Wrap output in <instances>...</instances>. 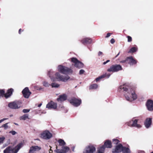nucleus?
I'll list each match as a JSON object with an SVG mask.
<instances>
[{"label": "nucleus", "instance_id": "nucleus-1", "mask_svg": "<svg viewBox=\"0 0 153 153\" xmlns=\"http://www.w3.org/2000/svg\"><path fill=\"white\" fill-rule=\"evenodd\" d=\"M118 91L120 92L125 91L124 96L125 98L129 101H132L137 98L134 90L126 85L120 86L119 88Z\"/></svg>", "mask_w": 153, "mask_h": 153}, {"label": "nucleus", "instance_id": "nucleus-2", "mask_svg": "<svg viewBox=\"0 0 153 153\" xmlns=\"http://www.w3.org/2000/svg\"><path fill=\"white\" fill-rule=\"evenodd\" d=\"M53 73V72L52 70L49 71L48 73V75L49 77L50 78L51 81L52 82L55 81L56 79L58 81H62L63 82H66L68 80L70 77L68 75L64 76L61 75L59 72H57L55 74L56 77H54L52 76V74Z\"/></svg>", "mask_w": 153, "mask_h": 153}, {"label": "nucleus", "instance_id": "nucleus-3", "mask_svg": "<svg viewBox=\"0 0 153 153\" xmlns=\"http://www.w3.org/2000/svg\"><path fill=\"white\" fill-rule=\"evenodd\" d=\"M23 145V143H21L14 148L9 146L4 151V153H17Z\"/></svg>", "mask_w": 153, "mask_h": 153}, {"label": "nucleus", "instance_id": "nucleus-4", "mask_svg": "<svg viewBox=\"0 0 153 153\" xmlns=\"http://www.w3.org/2000/svg\"><path fill=\"white\" fill-rule=\"evenodd\" d=\"M57 69L58 71L63 74H71L73 72L71 69L62 65H59Z\"/></svg>", "mask_w": 153, "mask_h": 153}, {"label": "nucleus", "instance_id": "nucleus-5", "mask_svg": "<svg viewBox=\"0 0 153 153\" xmlns=\"http://www.w3.org/2000/svg\"><path fill=\"white\" fill-rule=\"evenodd\" d=\"M122 70L121 66L120 65H113L107 69L108 72H115Z\"/></svg>", "mask_w": 153, "mask_h": 153}, {"label": "nucleus", "instance_id": "nucleus-6", "mask_svg": "<svg viewBox=\"0 0 153 153\" xmlns=\"http://www.w3.org/2000/svg\"><path fill=\"white\" fill-rule=\"evenodd\" d=\"M21 102L20 101H15L9 103L8 106L13 109H17L21 107Z\"/></svg>", "mask_w": 153, "mask_h": 153}, {"label": "nucleus", "instance_id": "nucleus-7", "mask_svg": "<svg viewBox=\"0 0 153 153\" xmlns=\"http://www.w3.org/2000/svg\"><path fill=\"white\" fill-rule=\"evenodd\" d=\"M71 62L74 64V66L76 68H80L83 66V64L76 58L73 57L71 58Z\"/></svg>", "mask_w": 153, "mask_h": 153}, {"label": "nucleus", "instance_id": "nucleus-8", "mask_svg": "<svg viewBox=\"0 0 153 153\" xmlns=\"http://www.w3.org/2000/svg\"><path fill=\"white\" fill-rule=\"evenodd\" d=\"M96 151V148L92 145L87 146L84 149L83 153H94Z\"/></svg>", "mask_w": 153, "mask_h": 153}, {"label": "nucleus", "instance_id": "nucleus-9", "mask_svg": "<svg viewBox=\"0 0 153 153\" xmlns=\"http://www.w3.org/2000/svg\"><path fill=\"white\" fill-rule=\"evenodd\" d=\"M52 137V134L48 131H44L41 134V138L45 140H48Z\"/></svg>", "mask_w": 153, "mask_h": 153}, {"label": "nucleus", "instance_id": "nucleus-10", "mask_svg": "<svg viewBox=\"0 0 153 153\" xmlns=\"http://www.w3.org/2000/svg\"><path fill=\"white\" fill-rule=\"evenodd\" d=\"M138 120L134 119L133 118L131 121L128 123V125L129 126L140 128H141V126L140 125L137 123Z\"/></svg>", "mask_w": 153, "mask_h": 153}, {"label": "nucleus", "instance_id": "nucleus-11", "mask_svg": "<svg viewBox=\"0 0 153 153\" xmlns=\"http://www.w3.org/2000/svg\"><path fill=\"white\" fill-rule=\"evenodd\" d=\"M70 103L75 106H78L81 104V100L80 99H78L75 98H73L69 100Z\"/></svg>", "mask_w": 153, "mask_h": 153}, {"label": "nucleus", "instance_id": "nucleus-12", "mask_svg": "<svg viewBox=\"0 0 153 153\" xmlns=\"http://www.w3.org/2000/svg\"><path fill=\"white\" fill-rule=\"evenodd\" d=\"M123 146L121 144H119L117 145L115 149L112 150V152L113 153H119L122 152Z\"/></svg>", "mask_w": 153, "mask_h": 153}, {"label": "nucleus", "instance_id": "nucleus-13", "mask_svg": "<svg viewBox=\"0 0 153 153\" xmlns=\"http://www.w3.org/2000/svg\"><path fill=\"white\" fill-rule=\"evenodd\" d=\"M22 93L24 97L26 98H28L31 94V92H30L27 87H26L23 90Z\"/></svg>", "mask_w": 153, "mask_h": 153}, {"label": "nucleus", "instance_id": "nucleus-14", "mask_svg": "<svg viewBox=\"0 0 153 153\" xmlns=\"http://www.w3.org/2000/svg\"><path fill=\"white\" fill-rule=\"evenodd\" d=\"M57 105L56 103L51 101L48 103L46 105V108H48L49 109H55L56 108Z\"/></svg>", "mask_w": 153, "mask_h": 153}, {"label": "nucleus", "instance_id": "nucleus-15", "mask_svg": "<svg viewBox=\"0 0 153 153\" xmlns=\"http://www.w3.org/2000/svg\"><path fill=\"white\" fill-rule=\"evenodd\" d=\"M127 63L130 65H133L137 63L136 61L131 56L127 57Z\"/></svg>", "mask_w": 153, "mask_h": 153}, {"label": "nucleus", "instance_id": "nucleus-16", "mask_svg": "<svg viewBox=\"0 0 153 153\" xmlns=\"http://www.w3.org/2000/svg\"><path fill=\"white\" fill-rule=\"evenodd\" d=\"M146 105L148 110L152 111L153 110V101L152 100H148Z\"/></svg>", "mask_w": 153, "mask_h": 153}, {"label": "nucleus", "instance_id": "nucleus-17", "mask_svg": "<svg viewBox=\"0 0 153 153\" xmlns=\"http://www.w3.org/2000/svg\"><path fill=\"white\" fill-rule=\"evenodd\" d=\"M41 149V147L38 146H32L30 148L29 152L30 153H36L35 152L39 151Z\"/></svg>", "mask_w": 153, "mask_h": 153}, {"label": "nucleus", "instance_id": "nucleus-18", "mask_svg": "<svg viewBox=\"0 0 153 153\" xmlns=\"http://www.w3.org/2000/svg\"><path fill=\"white\" fill-rule=\"evenodd\" d=\"M152 119L151 118H147L144 123L146 127L147 128H149L152 124Z\"/></svg>", "mask_w": 153, "mask_h": 153}, {"label": "nucleus", "instance_id": "nucleus-19", "mask_svg": "<svg viewBox=\"0 0 153 153\" xmlns=\"http://www.w3.org/2000/svg\"><path fill=\"white\" fill-rule=\"evenodd\" d=\"M105 148H111L112 147L111 142L109 140H106L103 146Z\"/></svg>", "mask_w": 153, "mask_h": 153}, {"label": "nucleus", "instance_id": "nucleus-20", "mask_svg": "<svg viewBox=\"0 0 153 153\" xmlns=\"http://www.w3.org/2000/svg\"><path fill=\"white\" fill-rule=\"evenodd\" d=\"M67 98V96L65 94H63L59 96V98L57 99V100L58 101L62 102L66 100Z\"/></svg>", "mask_w": 153, "mask_h": 153}, {"label": "nucleus", "instance_id": "nucleus-21", "mask_svg": "<svg viewBox=\"0 0 153 153\" xmlns=\"http://www.w3.org/2000/svg\"><path fill=\"white\" fill-rule=\"evenodd\" d=\"M13 88H10L7 90V92L4 95V97L6 98H7L10 97L12 94L13 92Z\"/></svg>", "mask_w": 153, "mask_h": 153}, {"label": "nucleus", "instance_id": "nucleus-22", "mask_svg": "<svg viewBox=\"0 0 153 153\" xmlns=\"http://www.w3.org/2000/svg\"><path fill=\"white\" fill-rule=\"evenodd\" d=\"M82 43H90L91 42V40L89 38H86L83 39L82 41Z\"/></svg>", "mask_w": 153, "mask_h": 153}, {"label": "nucleus", "instance_id": "nucleus-23", "mask_svg": "<svg viewBox=\"0 0 153 153\" xmlns=\"http://www.w3.org/2000/svg\"><path fill=\"white\" fill-rule=\"evenodd\" d=\"M105 149L104 146L100 147L98 148L97 152L96 153H104Z\"/></svg>", "mask_w": 153, "mask_h": 153}, {"label": "nucleus", "instance_id": "nucleus-24", "mask_svg": "<svg viewBox=\"0 0 153 153\" xmlns=\"http://www.w3.org/2000/svg\"><path fill=\"white\" fill-rule=\"evenodd\" d=\"M123 153H130L131 151L130 149L127 147H123L122 150Z\"/></svg>", "mask_w": 153, "mask_h": 153}, {"label": "nucleus", "instance_id": "nucleus-25", "mask_svg": "<svg viewBox=\"0 0 153 153\" xmlns=\"http://www.w3.org/2000/svg\"><path fill=\"white\" fill-rule=\"evenodd\" d=\"M51 86L52 88H58L60 86V85L56 82H52L51 84Z\"/></svg>", "mask_w": 153, "mask_h": 153}, {"label": "nucleus", "instance_id": "nucleus-26", "mask_svg": "<svg viewBox=\"0 0 153 153\" xmlns=\"http://www.w3.org/2000/svg\"><path fill=\"white\" fill-rule=\"evenodd\" d=\"M27 119H29L28 115V114H25L20 117V120H25Z\"/></svg>", "mask_w": 153, "mask_h": 153}, {"label": "nucleus", "instance_id": "nucleus-27", "mask_svg": "<svg viewBox=\"0 0 153 153\" xmlns=\"http://www.w3.org/2000/svg\"><path fill=\"white\" fill-rule=\"evenodd\" d=\"M69 150V148L67 146H63L62 147V153H66L68 152Z\"/></svg>", "mask_w": 153, "mask_h": 153}, {"label": "nucleus", "instance_id": "nucleus-28", "mask_svg": "<svg viewBox=\"0 0 153 153\" xmlns=\"http://www.w3.org/2000/svg\"><path fill=\"white\" fill-rule=\"evenodd\" d=\"M58 142L59 143V145L61 146H64L65 145V143L64 140L62 139H60L58 140Z\"/></svg>", "mask_w": 153, "mask_h": 153}, {"label": "nucleus", "instance_id": "nucleus-29", "mask_svg": "<svg viewBox=\"0 0 153 153\" xmlns=\"http://www.w3.org/2000/svg\"><path fill=\"white\" fill-rule=\"evenodd\" d=\"M42 84L44 86L46 87H48L49 86H51V84L49 83L47 81H43L42 82Z\"/></svg>", "mask_w": 153, "mask_h": 153}, {"label": "nucleus", "instance_id": "nucleus-30", "mask_svg": "<svg viewBox=\"0 0 153 153\" xmlns=\"http://www.w3.org/2000/svg\"><path fill=\"white\" fill-rule=\"evenodd\" d=\"M98 87V85L96 84H93L90 86V89H96Z\"/></svg>", "mask_w": 153, "mask_h": 153}, {"label": "nucleus", "instance_id": "nucleus-31", "mask_svg": "<svg viewBox=\"0 0 153 153\" xmlns=\"http://www.w3.org/2000/svg\"><path fill=\"white\" fill-rule=\"evenodd\" d=\"M137 48L135 47H132L129 51L128 53H134L137 50Z\"/></svg>", "mask_w": 153, "mask_h": 153}, {"label": "nucleus", "instance_id": "nucleus-32", "mask_svg": "<svg viewBox=\"0 0 153 153\" xmlns=\"http://www.w3.org/2000/svg\"><path fill=\"white\" fill-rule=\"evenodd\" d=\"M111 74L109 73H105V74L102 75V76H103V78L105 77H106L107 78H108L110 76Z\"/></svg>", "mask_w": 153, "mask_h": 153}, {"label": "nucleus", "instance_id": "nucleus-33", "mask_svg": "<svg viewBox=\"0 0 153 153\" xmlns=\"http://www.w3.org/2000/svg\"><path fill=\"white\" fill-rule=\"evenodd\" d=\"M112 142L114 144H118L120 141L117 139H114L112 140Z\"/></svg>", "mask_w": 153, "mask_h": 153}, {"label": "nucleus", "instance_id": "nucleus-34", "mask_svg": "<svg viewBox=\"0 0 153 153\" xmlns=\"http://www.w3.org/2000/svg\"><path fill=\"white\" fill-rule=\"evenodd\" d=\"M4 91L3 90H0V97H3L5 95Z\"/></svg>", "mask_w": 153, "mask_h": 153}, {"label": "nucleus", "instance_id": "nucleus-35", "mask_svg": "<svg viewBox=\"0 0 153 153\" xmlns=\"http://www.w3.org/2000/svg\"><path fill=\"white\" fill-rule=\"evenodd\" d=\"M8 123H7L2 126V127L4 128L5 129H7L8 128Z\"/></svg>", "mask_w": 153, "mask_h": 153}, {"label": "nucleus", "instance_id": "nucleus-36", "mask_svg": "<svg viewBox=\"0 0 153 153\" xmlns=\"http://www.w3.org/2000/svg\"><path fill=\"white\" fill-rule=\"evenodd\" d=\"M5 139V137H0V144L3 143Z\"/></svg>", "mask_w": 153, "mask_h": 153}, {"label": "nucleus", "instance_id": "nucleus-37", "mask_svg": "<svg viewBox=\"0 0 153 153\" xmlns=\"http://www.w3.org/2000/svg\"><path fill=\"white\" fill-rule=\"evenodd\" d=\"M103 78V76H102L101 75V76H99L96 79V82H98V81H99L100 79H102Z\"/></svg>", "mask_w": 153, "mask_h": 153}, {"label": "nucleus", "instance_id": "nucleus-38", "mask_svg": "<svg viewBox=\"0 0 153 153\" xmlns=\"http://www.w3.org/2000/svg\"><path fill=\"white\" fill-rule=\"evenodd\" d=\"M30 111L29 109H24L23 110L22 112L24 113H27Z\"/></svg>", "mask_w": 153, "mask_h": 153}, {"label": "nucleus", "instance_id": "nucleus-39", "mask_svg": "<svg viewBox=\"0 0 153 153\" xmlns=\"http://www.w3.org/2000/svg\"><path fill=\"white\" fill-rule=\"evenodd\" d=\"M11 134L13 135H15L17 134V132L14 131H11L9 132Z\"/></svg>", "mask_w": 153, "mask_h": 153}, {"label": "nucleus", "instance_id": "nucleus-40", "mask_svg": "<svg viewBox=\"0 0 153 153\" xmlns=\"http://www.w3.org/2000/svg\"><path fill=\"white\" fill-rule=\"evenodd\" d=\"M128 38V42H131L132 41V38L131 37L129 36H128L127 37Z\"/></svg>", "mask_w": 153, "mask_h": 153}, {"label": "nucleus", "instance_id": "nucleus-41", "mask_svg": "<svg viewBox=\"0 0 153 153\" xmlns=\"http://www.w3.org/2000/svg\"><path fill=\"white\" fill-rule=\"evenodd\" d=\"M120 63H124L125 62H127V58H126V59L125 60H123L120 61Z\"/></svg>", "mask_w": 153, "mask_h": 153}, {"label": "nucleus", "instance_id": "nucleus-42", "mask_svg": "<svg viewBox=\"0 0 153 153\" xmlns=\"http://www.w3.org/2000/svg\"><path fill=\"white\" fill-rule=\"evenodd\" d=\"M84 72L85 71L81 69L79 71V74H83Z\"/></svg>", "mask_w": 153, "mask_h": 153}, {"label": "nucleus", "instance_id": "nucleus-43", "mask_svg": "<svg viewBox=\"0 0 153 153\" xmlns=\"http://www.w3.org/2000/svg\"><path fill=\"white\" fill-rule=\"evenodd\" d=\"M103 55V53L101 51H99L98 53V55L99 56H102Z\"/></svg>", "mask_w": 153, "mask_h": 153}, {"label": "nucleus", "instance_id": "nucleus-44", "mask_svg": "<svg viewBox=\"0 0 153 153\" xmlns=\"http://www.w3.org/2000/svg\"><path fill=\"white\" fill-rule=\"evenodd\" d=\"M115 40L114 39H112L110 41V42L111 44H113L115 42Z\"/></svg>", "mask_w": 153, "mask_h": 153}, {"label": "nucleus", "instance_id": "nucleus-45", "mask_svg": "<svg viewBox=\"0 0 153 153\" xmlns=\"http://www.w3.org/2000/svg\"><path fill=\"white\" fill-rule=\"evenodd\" d=\"M110 61L109 60H107L105 62H103V65H105L106 63H107L108 62H109Z\"/></svg>", "mask_w": 153, "mask_h": 153}, {"label": "nucleus", "instance_id": "nucleus-46", "mask_svg": "<svg viewBox=\"0 0 153 153\" xmlns=\"http://www.w3.org/2000/svg\"><path fill=\"white\" fill-rule=\"evenodd\" d=\"M7 119H8V118H3L2 119L0 120V123H1L3 121H4L5 120H7Z\"/></svg>", "mask_w": 153, "mask_h": 153}, {"label": "nucleus", "instance_id": "nucleus-47", "mask_svg": "<svg viewBox=\"0 0 153 153\" xmlns=\"http://www.w3.org/2000/svg\"><path fill=\"white\" fill-rule=\"evenodd\" d=\"M111 33H108L107 34L106 36H105L106 38H108L111 35Z\"/></svg>", "mask_w": 153, "mask_h": 153}, {"label": "nucleus", "instance_id": "nucleus-48", "mask_svg": "<svg viewBox=\"0 0 153 153\" xmlns=\"http://www.w3.org/2000/svg\"><path fill=\"white\" fill-rule=\"evenodd\" d=\"M42 105V103H41L40 104H39L38 105V107H41V106Z\"/></svg>", "mask_w": 153, "mask_h": 153}, {"label": "nucleus", "instance_id": "nucleus-49", "mask_svg": "<svg viewBox=\"0 0 153 153\" xmlns=\"http://www.w3.org/2000/svg\"><path fill=\"white\" fill-rule=\"evenodd\" d=\"M120 52H119L118 54H117L116 56H115V58L117 57L119 55L120 53Z\"/></svg>", "mask_w": 153, "mask_h": 153}, {"label": "nucleus", "instance_id": "nucleus-50", "mask_svg": "<svg viewBox=\"0 0 153 153\" xmlns=\"http://www.w3.org/2000/svg\"><path fill=\"white\" fill-rule=\"evenodd\" d=\"M21 29H20L19 30V34H20L21 33Z\"/></svg>", "mask_w": 153, "mask_h": 153}, {"label": "nucleus", "instance_id": "nucleus-51", "mask_svg": "<svg viewBox=\"0 0 153 153\" xmlns=\"http://www.w3.org/2000/svg\"><path fill=\"white\" fill-rule=\"evenodd\" d=\"M52 151L51 150H50L49 151V153H52Z\"/></svg>", "mask_w": 153, "mask_h": 153}, {"label": "nucleus", "instance_id": "nucleus-52", "mask_svg": "<svg viewBox=\"0 0 153 153\" xmlns=\"http://www.w3.org/2000/svg\"><path fill=\"white\" fill-rule=\"evenodd\" d=\"M13 116V115H10V117H11Z\"/></svg>", "mask_w": 153, "mask_h": 153}, {"label": "nucleus", "instance_id": "nucleus-53", "mask_svg": "<svg viewBox=\"0 0 153 153\" xmlns=\"http://www.w3.org/2000/svg\"><path fill=\"white\" fill-rule=\"evenodd\" d=\"M151 153H153V152H152Z\"/></svg>", "mask_w": 153, "mask_h": 153}, {"label": "nucleus", "instance_id": "nucleus-54", "mask_svg": "<svg viewBox=\"0 0 153 153\" xmlns=\"http://www.w3.org/2000/svg\"><path fill=\"white\" fill-rule=\"evenodd\" d=\"M29 153H30V152H29Z\"/></svg>", "mask_w": 153, "mask_h": 153}]
</instances>
